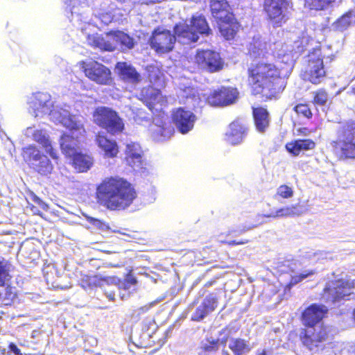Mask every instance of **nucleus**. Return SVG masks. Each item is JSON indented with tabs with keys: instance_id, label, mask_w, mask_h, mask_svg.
<instances>
[{
	"instance_id": "obj_34",
	"label": "nucleus",
	"mask_w": 355,
	"mask_h": 355,
	"mask_svg": "<svg viewBox=\"0 0 355 355\" xmlns=\"http://www.w3.org/2000/svg\"><path fill=\"white\" fill-rule=\"evenodd\" d=\"M173 133L174 129L170 124L155 125V129H153V136L158 141L169 139Z\"/></svg>"
},
{
	"instance_id": "obj_3",
	"label": "nucleus",
	"mask_w": 355,
	"mask_h": 355,
	"mask_svg": "<svg viewBox=\"0 0 355 355\" xmlns=\"http://www.w3.org/2000/svg\"><path fill=\"white\" fill-rule=\"evenodd\" d=\"M327 311L325 306L313 304L302 313V321L307 329L302 333L301 339L310 351L318 352L322 349L327 332L321 327L315 325L322 319Z\"/></svg>"
},
{
	"instance_id": "obj_17",
	"label": "nucleus",
	"mask_w": 355,
	"mask_h": 355,
	"mask_svg": "<svg viewBox=\"0 0 355 355\" xmlns=\"http://www.w3.org/2000/svg\"><path fill=\"white\" fill-rule=\"evenodd\" d=\"M196 116L191 111L178 108L173 113V123L181 134H187L191 131L196 121Z\"/></svg>"
},
{
	"instance_id": "obj_21",
	"label": "nucleus",
	"mask_w": 355,
	"mask_h": 355,
	"mask_svg": "<svg viewBox=\"0 0 355 355\" xmlns=\"http://www.w3.org/2000/svg\"><path fill=\"white\" fill-rule=\"evenodd\" d=\"M64 2L68 4L67 9H69L71 13V17H69L71 21L78 26H80L83 22L86 24L87 19L85 10L87 8L86 0H64Z\"/></svg>"
},
{
	"instance_id": "obj_8",
	"label": "nucleus",
	"mask_w": 355,
	"mask_h": 355,
	"mask_svg": "<svg viewBox=\"0 0 355 355\" xmlns=\"http://www.w3.org/2000/svg\"><path fill=\"white\" fill-rule=\"evenodd\" d=\"M94 121L96 125L104 128L112 135L121 133L124 129L123 120L113 109L101 106L94 112Z\"/></svg>"
},
{
	"instance_id": "obj_43",
	"label": "nucleus",
	"mask_w": 355,
	"mask_h": 355,
	"mask_svg": "<svg viewBox=\"0 0 355 355\" xmlns=\"http://www.w3.org/2000/svg\"><path fill=\"white\" fill-rule=\"evenodd\" d=\"M297 207H287L279 209L275 213H272L270 215H268L267 217H282V216H290L298 214L296 211Z\"/></svg>"
},
{
	"instance_id": "obj_18",
	"label": "nucleus",
	"mask_w": 355,
	"mask_h": 355,
	"mask_svg": "<svg viewBox=\"0 0 355 355\" xmlns=\"http://www.w3.org/2000/svg\"><path fill=\"white\" fill-rule=\"evenodd\" d=\"M24 135L40 144L52 159H58V153L53 148L49 136L46 130L37 129L35 126L28 127L24 130Z\"/></svg>"
},
{
	"instance_id": "obj_1",
	"label": "nucleus",
	"mask_w": 355,
	"mask_h": 355,
	"mask_svg": "<svg viewBox=\"0 0 355 355\" xmlns=\"http://www.w3.org/2000/svg\"><path fill=\"white\" fill-rule=\"evenodd\" d=\"M304 41H295L294 46L291 42L275 43V53L286 64L285 69H279L271 63L259 62L252 64L248 69V83L252 89L275 86L281 76L291 73L295 58L303 51Z\"/></svg>"
},
{
	"instance_id": "obj_6",
	"label": "nucleus",
	"mask_w": 355,
	"mask_h": 355,
	"mask_svg": "<svg viewBox=\"0 0 355 355\" xmlns=\"http://www.w3.org/2000/svg\"><path fill=\"white\" fill-rule=\"evenodd\" d=\"M340 159L355 158V122H347L338 130L337 139L331 143Z\"/></svg>"
},
{
	"instance_id": "obj_12",
	"label": "nucleus",
	"mask_w": 355,
	"mask_h": 355,
	"mask_svg": "<svg viewBox=\"0 0 355 355\" xmlns=\"http://www.w3.org/2000/svg\"><path fill=\"white\" fill-rule=\"evenodd\" d=\"M85 76L91 80L101 85H109L112 82L111 71L103 64L88 60L80 63Z\"/></svg>"
},
{
	"instance_id": "obj_38",
	"label": "nucleus",
	"mask_w": 355,
	"mask_h": 355,
	"mask_svg": "<svg viewBox=\"0 0 355 355\" xmlns=\"http://www.w3.org/2000/svg\"><path fill=\"white\" fill-rule=\"evenodd\" d=\"M352 23H355V15L352 12H349L337 20L335 23V28L338 31H343Z\"/></svg>"
},
{
	"instance_id": "obj_33",
	"label": "nucleus",
	"mask_w": 355,
	"mask_h": 355,
	"mask_svg": "<svg viewBox=\"0 0 355 355\" xmlns=\"http://www.w3.org/2000/svg\"><path fill=\"white\" fill-rule=\"evenodd\" d=\"M73 164L76 169L79 172H85L90 168L92 164V159L89 155L79 153L78 151L72 155Z\"/></svg>"
},
{
	"instance_id": "obj_46",
	"label": "nucleus",
	"mask_w": 355,
	"mask_h": 355,
	"mask_svg": "<svg viewBox=\"0 0 355 355\" xmlns=\"http://www.w3.org/2000/svg\"><path fill=\"white\" fill-rule=\"evenodd\" d=\"M328 101V95L325 90H319L315 92L314 94V103L323 106Z\"/></svg>"
},
{
	"instance_id": "obj_23",
	"label": "nucleus",
	"mask_w": 355,
	"mask_h": 355,
	"mask_svg": "<svg viewBox=\"0 0 355 355\" xmlns=\"http://www.w3.org/2000/svg\"><path fill=\"white\" fill-rule=\"evenodd\" d=\"M173 33L175 42L178 41L182 44H189L198 40L197 33L186 22L176 24L173 28Z\"/></svg>"
},
{
	"instance_id": "obj_60",
	"label": "nucleus",
	"mask_w": 355,
	"mask_h": 355,
	"mask_svg": "<svg viewBox=\"0 0 355 355\" xmlns=\"http://www.w3.org/2000/svg\"><path fill=\"white\" fill-rule=\"evenodd\" d=\"M288 267H290L291 270L292 269H293V270H294L293 268H291V265H288Z\"/></svg>"
},
{
	"instance_id": "obj_61",
	"label": "nucleus",
	"mask_w": 355,
	"mask_h": 355,
	"mask_svg": "<svg viewBox=\"0 0 355 355\" xmlns=\"http://www.w3.org/2000/svg\"><path fill=\"white\" fill-rule=\"evenodd\" d=\"M340 91H341V90H339V91L336 93V94H340Z\"/></svg>"
},
{
	"instance_id": "obj_20",
	"label": "nucleus",
	"mask_w": 355,
	"mask_h": 355,
	"mask_svg": "<svg viewBox=\"0 0 355 355\" xmlns=\"http://www.w3.org/2000/svg\"><path fill=\"white\" fill-rule=\"evenodd\" d=\"M309 81L313 84L320 82L325 74L320 49H315L309 55Z\"/></svg>"
},
{
	"instance_id": "obj_36",
	"label": "nucleus",
	"mask_w": 355,
	"mask_h": 355,
	"mask_svg": "<svg viewBox=\"0 0 355 355\" xmlns=\"http://www.w3.org/2000/svg\"><path fill=\"white\" fill-rule=\"evenodd\" d=\"M252 94L259 103L276 101L280 97L279 90H253Z\"/></svg>"
},
{
	"instance_id": "obj_42",
	"label": "nucleus",
	"mask_w": 355,
	"mask_h": 355,
	"mask_svg": "<svg viewBox=\"0 0 355 355\" xmlns=\"http://www.w3.org/2000/svg\"><path fill=\"white\" fill-rule=\"evenodd\" d=\"M213 17L218 21V24H223L226 22H233L234 21V15L230 11V7L225 8L218 13V15H214Z\"/></svg>"
},
{
	"instance_id": "obj_9",
	"label": "nucleus",
	"mask_w": 355,
	"mask_h": 355,
	"mask_svg": "<svg viewBox=\"0 0 355 355\" xmlns=\"http://www.w3.org/2000/svg\"><path fill=\"white\" fill-rule=\"evenodd\" d=\"M22 157L29 167L41 175L47 176L53 169L49 158L34 145L23 148Z\"/></svg>"
},
{
	"instance_id": "obj_56",
	"label": "nucleus",
	"mask_w": 355,
	"mask_h": 355,
	"mask_svg": "<svg viewBox=\"0 0 355 355\" xmlns=\"http://www.w3.org/2000/svg\"><path fill=\"white\" fill-rule=\"evenodd\" d=\"M33 200L39 205L44 203L43 201L35 195H33Z\"/></svg>"
},
{
	"instance_id": "obj_16",
	"label": "nucleus",
	"mask_w": 355,
	"mask_h": 355,
	"mask_svg": "<svg viewBox=\"0 0 355 355\" xmlns=\"http://www.w3.org/2000/svg\"><path fill=\"white\" fill-rule=\"evenodd\" d=\"M218 300L216 294L209 293L206 295L202 302L196 306L192 313L191 320L194 322H200L215 311L218 306Z\"/></svg>"
},
{
	"instance_id": "obj_32",
	"label": "nucleus",
	"mask_w": 355,
	"mask_h": 355,
	"mask_svg": "<svg viewBox=\"0 0 355 355\" xmlns=\"http://www.w3.org/2000/svg\"><path fill=\"white\" fill-rule=\"evenodd\" d=\"M219 349V339L207 338L200 342L197 349L198 355H213Z\"/></svg>"
},
{
	"instance_id": "obj_2",
	"label": "nucleus",
	"mask_w": 355,
	"mask_h": 355,
	"mask_svg": "<svg viewBox=\"0 0 355 355\" xmlns=\"http://www.w3.org/2000/svg\"><path fill=\"white\" fill-rule=\"evenodd\" d=\"M99 203L110 210H121L129 207L136 198L131 184L121 178L105 179L96 189Z\"/></svg>"
},
{
	"instance_id": "obj_54",
	"label": "nucleus",
	"mask_w": 355,
	"mask_h": 355,
	"mask_svg": "<svg viewBox=\"0 0 355 355\" xmlns=\"http://www.w3.org/2000/svg\"><path fill=\"white\" fill-rule=\"evenodd\" d=\"M297 132L300 135H302L303 136H305V137L309 136L310 135V133H311V131L308 128H299L297 130Z\"/></svg>"
},
{
	"instance_id": "obj_25",
	"label": "nucleus",
	"mask_w": 355,
	"mask_h": 355,
	"mask_svg": "<svg viewBox=\"0 0 355 355\" xmlns=\"http://www.w3.org/2000/svg\"><path fill=\"white\" fill-rule=\"evenodd\" d=\"M268 46L267 42L260 35L253 37L248 48V54L254 60L251 64L258 63L259 61H257V59H261L266 56L268 53ZM259 62H263L262 60H259Z\"/></svg>"
},
{
	"instance_id": "obj_24",
	"label": "nucleus",
	"mask_w": 355,
	"mask_h": 355,
	"mask_svg": "<svg viewBox=\"0 0 355 355\" xmlns=\"http://www.w3.org/2000/svg\"><path fill=\"white\" fill-rule=\"evenodd\" d=\"M246 128L239 121L231 123L225 134V140L231 145L241 144L247 135Z\"/></svg>"
},
{
	"instance_id": "obj_37",
	"label": "nucleus",
	"mask_w": 355,
	"mask_h": 355,
	"mask_svg": "<svg viewBox=\"0 0 355 355\" xmlns=\"http://www.w3.org/2000/svg\"><path fill=\"white\" fill-rule=\"evenodd\" d=\"M11 265L4 258H0V286L8 284L11 279L10 269Z\"/></svg>"
},
{
	"instance_id": "obj_45",
	"label": "nucleus",
	"mask_w": 355,
	"mask_h": 355,
	"mask_svg": "<svg viewBox=\"0 0 355 355\" xmlns=\"http://www.w3.org/2000/svg\"><path fill=\"white\" fill-rule=\"evenodd\" d=\"M164 300V297L157 298V300L151 302L150 303L144 305L143 306H141L140 308L137 309L135 311L134 314L137 315V316H140L146 312H148L151 308L154 307L155 305H157L159 302H162Z\"/></svg>"
},
{
	"instance_id": "obj_11",
	"label": "nucleus",
	"mask_w": 355,
	"mask_h": 355,
	"mask_svg": "<svg viewBox=\"0 0 355 355\" xmlns=\"http://www.w3.org/2000/svg\"><path fill=\"white\" fill-rule=\"evenodd\" d=\"M149 43L153 50L162 55L168 53L173 49L175 38L171 31L157 28L153 31Z\"/></svg>"
},
{
	"instance_id": "obj_49",
	"label": "nucleus",
	"mask_w": 355,
	"mask_h": 355,
	"mask_svg": "<svg viewBox=\"0 0 355 355\" xmlns=\"http://www.w3.org/2000/svg\"><path fill=\"white\" fill-rule=\"evenodd\" d=\"M295 110L297 114H302L307 119H309L312 116V113L309 107L306 105H297V106H295Z\"/></svg>"
},
{
	"instance_id": "obj_55",
	"label": "nucleus",
	"mask_w": 355,
	"mask_h": 355,
	"mask_svg": "<svg viewBox=\"0 0 355 355\" xmlns=\"http://www.w3.org/2000/svg\"><path fill=\"white\" fill-rule=\"evenodd\" d=\"M105 295L106 297L111 301H114V296H115V293L114 291H105Z\"/></svg>"
},
{
	"instance_id": "obj_51",
	"label": "nucleus",
	"mask_w": 355,
	"mask_h": 355,
	"mask_svg": "<svg viewBox=\"0 0 355 355\" xmlns=\"http://www.w3.org/2000/svg\"><path fill=\"white\" fill-rule=\"evenodd\" d=\"M8 355H22L21 353V350L18 348V347L11 343L8 345Z\"/></svg>"
},
{
	"instance_id": "obj_50",
	"label": "nucleus",
	"mask_w": 355,
	"mask_h": 355,
	"mask_svg": "<svg viewBox=\"0 0 355 355\" xmlns=\"http://www.w3.org/2000/svg\"><path fill=\"white\" fill-rule=\"evenodd\" d=\"M255 225H242L241 227H239L236 230H232L229 232L230 234H233L234 236H239L244 232L252 230L253 227H254Z\"/></svg>"
},
{
	"instance_id": "obj_5",
	"label": "nucleus",
	"mask_w": 355,
	"mask_h": 355,
	"mask_svg": "<svg viewBox=\"0 0 355 355\" xmlns=\"http://www.w3.org/2000/svg\"><path fill=\"white\" fill-rule=\"evenodd\" d=\"M90 26L88 24L80 26L82 32L87 35V42L89 45L103 51H113L117 48L125 51L133 49L135 44V39L123 31H116L107 33L105 37L98 33L89 34L87 29Z\"/></svg>"
},
{
	"instance_id": "obj_27",
	"label": "nucleus",
	"mask_w": 355,
	"mask_h": 355,
	"mask_svg": "<svg viewBox=\"0 0 355 355\" xmlns=\"http://www.w3.org/2000/svg\"><path fill=\"white\" fill-rule=\"evenodd\" d=\"M252 116L256 130L263 133L270 125V114L267 109L262 107H252Z\"/></svg>"
},
{
	"instance_id": "obj_7",
	"label": "nucleus",
	"mask_w": 355,
	"mask_h": 355,
	"mask_svg": "<svg viewBox=\"0 0 355 355\" xmlns=\"http://www.w3.org/2000/svg\"><path fill=\"white\" fill-rule=\"evenodd\" d=\"M355 286V281L339 279L327 283L324 289L322 298L327 303L334 304L341 300L354 298L352 289Z\"/></svg>"
},
{
	"instance_id": "obj_39",
	"label": "nucleus",
	"mask_w": 355,
	"mask_h": 355,
	"mask_svg": "<svg viewBox=\"0 0 355 355\" xmlns=\"http://www.w3.org/2000/svg\"><path fill=\"white\" fill-rule=\"evenodd\" d=\"M219 29L222 34V35L226 39V40H231L234 37V35L236 32L237 26L234 23V21L233 22L229 23H223V24H219Z\"/></svg>"
},
{
	"instance_id": "obj_4",
	"label": "nucleus",
	"mask_w": 355,
	"mask_h": 355,
	"mask_svg": "<svg viewBox=\"0 0 355 355\" xmlns=\"http://www.w3.org/2000/svg\"><path fill=\"white\" fill-rule=\"evenodd\" d=\"M28 103L35 112L49 114L51 119L55 123L64 127L76 128L83 132L82 125L76 115H71L68 109L55 107L51 100V95L46 92L38 91L29 98Z\"/></svg>"
},
{
	"instance_id": "obj_40",
	"label": "nucleus",
	"mask_w": 355,
	"mask_h": 355,
	"mask_svg": "<svg viewBox=\"0 0 355 355\" xmlns=\"http://www.w3.org/2000/svg\"><path fill=\"white\" fill-rule=\"evenodd\" d=\"M336 0H305V6L311 10H321L325 9Z\"/></svg>"
},
{
	"instance_id": "obj_19",
	"label": "nucleus",
	"mask_w": 355,
	"mask_h": 355,
	"mask_svg": "<svg viewBox=\"0 0 355 355\" xmlns=\"http://www.w3.org/2000/svg\"><path fill=\"white\" fill-rule=\"evenodd\" d=\"M125 159L128 164L135 171H139L144 168L146 161L144 151L139 144L130 142L126 144Z\"/></svg>"
},
{
	"instance_id": "obj_44",
	"label": "nucleus",
	"mask_w": 355,
	"mask_h": 355,
	"mask_svg": "<svg viewBox=\"0 0 355 355\" xmlns=\"http://www.w3.org/2000/svg\"><path fill=\"white\" fill-rule=\"evenodd\" d=\"M229 4L225 0H214L210 2V10L212 16L218 13L225 8H228Z\"/></svg>"
},
{
	"instance_id": "obj_13",
	"label": "nucleus",
	"mask_w": 355,
	"mask_h": 355,
	"mask_svg": "<svg viewBox=\"0 0 355 355\" xmlns=\"http://www.w3.org/2000/svg\"><path fill=\"white\" fill-rule=\"evenodd\" d=\"M195 62L200 69L209 72L220 71L223 66L220 54L211 50L198 51L195 56Z\"/></svg>"
},
{
	"instance_id": "obj_53",
	"label": "nucleus",
	"mask_w": 355,
	"mask_h": 355,
	"mask_svg": "<svg viewBox=\"0 0 355 355\" xmlns=\"http://www.w3.org/2000/svg\"><path fill=\"white\" fill-rule=\"evenodd\" d=\"M125 280L132 286L135 285L137 283L136 278L133 277L132 275H128L126 276Z\"/></svg>"
},
{
	"instance_id": "obj_47",
	"label": "nucleus",
	"mask_w": 355,
	"mask_h": 355,
	"mask_svg": "<svg viewBox=\"0 0 355 355\" xmlns=\"http://www.w3.org/2000/svg\"><path fill=\"white\" fill-rule=\"evenodd\" d=\"M277 195L283 198H290L293 196V190L291 187L283 184L277 188Z\"/></svg>"
},
{
	"instance_id": "obj_29",
	"label": "nucleus",
	"mask_w": 355,
	"mask_h": 355,
	"mask_svg": "<svg viewBox=\"0 0 355 355\" xmlns=\"http://www.w3.org/2000/svg\"><path fill=\"white\" fill-rule=\"evenodd\" d=\"M96 142L107 157H114L117 155L118 147L114 140L109 139L104 135L99 133L96 136Z\"/></svg>"
},
{
	"instance_id": "obj_10",
	"label": "nucleus",
	"mask_w": 355,
	"mask_h": 355,
	"mask_svg": "<svg viewBox=\"0 0 355 355\" xmlns=\"http://www.w3.org/2000/svg\"><path fill=\"white\" fill-rule=\"evenodd\" d=\"M290 3L287 0H265L264 10L270 24L280 27L290 18Z\"/></svg>"
},
{
	"instance_id": "obj_48",
	"label": "nucleus",
	"mask_w": 355,
	"mask_h": 355,
	"mask_svg": "<svg viewBox=\"0 0 355 355\" xmlns=\"http://www.w3.org/2000/svg\"><path fill=\"white\" fill-rule=\"evenodd\" d=\"M87 220L92 224V225L96 227L98 229L101 230H107L109 228V226L102 220L95 218L92 216H89L87 215H84Z\"/></svg>"
},
{
	"instance_id": "obj_58",
	"label": "nucleus",
	"mask_w": 355,
	"mask_h": 355,
	"mask_svg": "<svg viewBox=\"0 0 355 355\" xmlns=\"http://www.w3.org/2000/svg\"><path fill=\"white\" fill-rule=\"evenodd\" d=\"M257 355H267L266 354V350L263 349V350H258L257 352Z\"/></svg>"
},
{
	"instance_id": "obj_22",
	"label": "nucleus",
	"mask_w": 355,
	"mask_h": 355,
	"mask_svg": "<svg viewBox=\"0 0 355 355\" xmlns=\"http://www.w3.org/2000/svg\"><path fill=\"white\" fill-rule=\"evenodd\" d=\"M115 69L120 78L127 84L137 85L142 80L141 74L130 64L119 62L116 64Z\"/></svg>"
},
{
	"instance_id": "obj_14",
	"label": "nucleus",
	"mask_w": 355,
	"mask_h": 355,
	"mask_svg": "<svg viewBox=\"0 0 355 355\" xmlns=\"http://www.w3.org/2000/svg\"><path fill=\"white\" fill-rule=\"evenodd\" d=\"M203 94L205 101L211 106H226L235 103L239 98L238 90H210Z\"/></svg>"
},
{
	"instance_id": "obj_35",
	"label": "nucleus",
	"mask_w": 355,
	"mask_h": 355,
	"mask_svg": "<svg viewBox=\"0 0 355 355\" xmlns=\"http://www.w3.org/2000/svg\"><path fill=\"white\" fill-rule=\"evenodd\" d=\"M228 347L234 355H243L250 350L248 343L241 338H230Z\"/></svg>"
},
{
	"instance_id": "obj_31",
	"label": "nucleus",
	"mask_w": 355,
	"mask_h": 355,
	"mask_svg": "<svg viewBox=\"0 0 355 355\" xmlns=\"http://www.w3.org/2000/svg\"><path fill=\"white\" fill-rule=\"evenodd\" d=\"M189 24L198 37L200 35H209L211 32L206 19L201 15L193 16Z\"/></svg>"
},
{
	"instance_id": "obj_59",
	"label": "nucleus",
	"mask_w": 355,
	"mask_h": 355,
	"mask_svg": "<svg viewBox=\"0 0 355 355\" xmlns=\"http://www.w3.org/2000/svg\"><path fill=\"white\" fill-rule=\"evenodd\" d=\"M221 354L222 355H230L229 352L227 350L225 349H223L222 350Z\"/></svg>"
},
{
	"instance_id": "obj_52",
	"label": "nucleus",
	"mask_w": 355,
	"mask_h": 355,
	"mask_svg": "<svg viewBox=\"0 0 355 355\" xmlns=\"http://www.w3.org/2000/svg\"><path fill=\"white\" fill-rule=\"evenodd\" d=\"M248 242V240H240V241H236V240H231V241H226V243L229 245H243V244H245Z\"/></svg>"
},
{
	"instance_id": "obj_26",
	"label": "nucleus",
	"mask_w": 355,
	"mask_h": 355,
	"mask_svg": "<svg viewBox=\"0 0 355 355\" xmlns=\"http://www.w3.org/2000/svg\"><path fill=\"white\" fill-rule=\"evenodd\" d=\"M146 106L151 110L161 111L166 102L161 90H141Z\"/></svg>"
},
{
	"instance_id": "obj_41",
	"label": "nucleus",
	"mask_w": 355,
	"mask_h": 355,
	"mask_svg": "<svg viewBox=\"0 0 355 355\" xmlns=\"http://www.w3.org/2000/svg\"><path fill=\"white\" fill-rule=\"evenodd\" d=\"M313 272L312 270H303L302 272H295L294 270H291V280L288 286L290 287L298 284L306 277L312 275Z\"/></svg>"
},
{
	"instance_id": "obj_57",
	"label": "nucleus",
	"mask_w": 355,
	"mask_h": 355,
	"mask_svg": "<svg viewBox=\"0 0 355 355\" xmlns=\"http://www.w3.org/2000/svg\"><path fill=\"white\" fill-rule=\"evenodd\" d=\"M132 286V285L129 284V283L125 280V282L122 283L120 286L123 287L125 290H129Z\"/></svg>"
},
{
	"instance_id": "obj_30",
	"label": "nucleus",
	"mask_w": 355,
	"mask_h": 355,
	"mask_svg": "<svg viewBox=\"0 0 355 355\" xmlns=\"http://www.w3.org/2000/svg\"><path fill=\"white\" fill-rule=\"evenodd\" d=\"M115 9L114 4L110 3L108 1L103 2L98 8L94 10V15L104 24H109L113 19V11Z\"/></svg>"
},
{
	"instance_id": "obj_28",
	"label": "nucleus",
	"mask_w": 355,
	"mask_h": 355,
	"mask_svg": "<svg viewBox=\"0 0 355 355\" xmlns=\"http://www.w3.org/2000/svg\"><path fill=\"white\" fill-rule=\"evenodd\" d=\"M315 147V143L310 139H296L286 145L288 153L294 156H297L301 151L312 150Z\"/></svg>"
},
{
	"instance_id": "obj_15",
	"label": "nucleus",
	"mask_w": 355,
	"mask_h": 355,
	"mask_svg": "<svg viewBox=\"0 0 355 355\" xmlns=\"http://www.w3.org/2000/svg\"><path fill=\"white\" fill-rule=\"evenodd\" d=\"M77 119L80 121L82 125L83 132L79 131L76 128H73L71 127H66L70 131V135L64 134L62 135L60 139V148L66 156L71 157L74 155L77 150V146L78 144V137L81 135H83L85 133V128L83 127V123L82 121L80 119V116H76Z\"/></svg>"
}]
</instances>
